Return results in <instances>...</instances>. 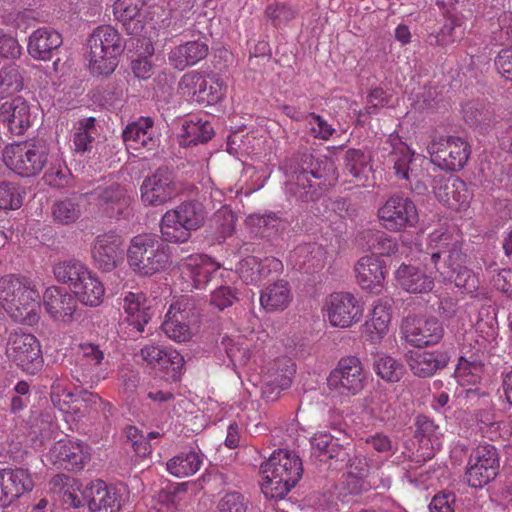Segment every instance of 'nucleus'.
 <instances>
[{
	"label": "nucleus",
	"mask_w": 512,
	"mask_h": 512,
	"mask_svg": "<svg viewBox=\"0 0 512 512\" xmlns=\"http://www.w3.org/2000/svg\"><path fill=\"white\" fill-rule=\"evenodd\" d=\"M428 250L430 262L442 281H453L456 287L467 293H474L478 289L476 275L461 265L465 257L461 252L458 234L443 228L433 231L429 235Z\"/></svg>",
	"instance_id": "nucleus-1"
},
{
	"label": "nucleus",
	"mask_w": 512,
	"mask_h": 512,
	"mask_svg": "<svg viewBox=\"0 0 512 512\" xmlns=\"http://www.w3.org/2000/svg\"><path fill=\"white\" fill-rule=\"evenodd\" d=\"M283 169L286 193L301 200L313 199L317 188L333 185L337 179L335 164L327 156L303 154L287 162Z\"/></svg>",
	"instance_id": "nucleus-2"
},
{
	"label": "nucleus",
	"mask_w": 512,
	"mask_h": 512,
	"mask_svg": "<svg viewBox=\"0 0 512 512\" xmlns=\"http://www.w3.org/2000/svg\"><path fill=\"white\" fill-rule=\"evenodd\" d=\"M261 472V490L264 496L281 500L301 479L303 464L294 451L278 449L261 464Z\"/></svg>",
	"instance_id": "nucleus-3"
},
{
	"label": "nucleus",
	"mask_w": 512,
	"mask_h": 512,
	"mask_svg": "<svg viewBox=\"0 0 512 512\" xmlns=\"http://www.w3.org/2000/svg\"><path fill=\"white\" fill-rule=\"evenodd\" d=\"M0 305L15 321L34 325L39 320L40 293L26 278L5 276L0 279Z\"/></svg>",
	"instance_id": "nucleus-4"
},
{
	"label": "nucleus",
	"mask_w": 512,
	"mask_h": 512,
	"mask_svg": "<svg viewBox=\"0 0 512 512\" xmlns=\"http://www.w3.org/2000/svg\"><path fill=\"white\" fill-rule=\"evenodd\" d=\"M88 47V68L96 76L111 74L124 51L121 35L110 25L95 28L88 38Z\"/></svg>",
	"instance_id": "nucleus-5"
},
{
	"label": "nucleus",
	"mask_w": 512,
	"mask_h": 512,
	"mask_svg": "<svg viewBox=\"0 0 512 512\" xmlns=\"http://www.w3.org/2000/svg\"><path fill=\"white\" fill-rule=\"evenodd\" d=\"M206 218L207 212L201 203L183 202L163 214L160 221L161 235L167 242L185 243L193 231L204 225Z\"/></svg>",
	"instance_id": "nucleus-6"
},
{
	"label": "nucleus",
	"mask_w": 512,
	"mask_h": 512,
	"mask_svg": "<svg viewBox=\"0 0 512 512\" xmlns=\"http://www.w3.org/2000/svg\"><path fill=\"white\" fill-rule=\"evenodd\" d=\"M170 261L167 248L157 235L145 233L134 236L127 249L129 267L140 276H152L166 269Z\"/></svg>",
	"instance_id": "nucleus-7"
},
{
	"label": "nucleus",
	"mask_w": 512,
	"mask_h": 512,
	"mask_svg": "<svg viewBox=\"0 0 512 512\" xmlns=\"http://www.w3.org/2000/svg\"><path fill=\"white\" fill-rule=\"evenodd\" d=\"M49 148L44 141L12 143L3 151L7 168L21 177L39 174L48 161Z\"/></svg>",
	"instance_id": "nucleus-8"
},
{
	"label": "nucleus",
	"mask_w": 512,
	"mask_h": 512,
	"mask_svg": "<svg viewBox=\"0 0 512 512\" xmlns=\"http://www.w3.org/2000/svg\"><path fill=\"white\" fill-rule=\"evenodd\" d=\"M368 373L356 356L342 357L328 378L329 392L335 396L351 397L359 394L367 384Z\"/></svg>",
	"instance_id": "nucleus-9"
},
{
	"label": "nucleus",
	"mask_w": 512,
	"mask_h": 512,
	"mask_svg": "<svg viewBox=\"0 0 512 512\" xmlns=\"http://www.w3.org/2000/svg\"><path fill=\"white\" fill-rule=\"evenodd\" d=\"M322 315L333 328L348 329L364 316V303L351 292H334L324 301Z\"/></svg>",
	"instance_id": "nucleus-10"
},
{
	"label": "nucleus",
	"mask_w": 512,
	"mask_h": 512,
	"mask_svg": "<svg viewBox=\"0 0 512 512\" xmlns=\"http://www.w3.org/2000/svg\"><path fill=\"white\" fill-rule=\"evenodd\" d=\"M500 459L497 449L491 444H480L468 458L465 479L469 486L482 488L499 473Z\"/></svg>",
	"instance_id": "nucleus-11"
},
{
	"label": "nucleus",
	"mask_w": 512,
	"mask_h": 512,
	"mask_svg": "<svg viewBox=\"0 0 512 512\" xmlns=\"http://www.w3.org/2000/svg\"><path fill=\"white\" fill-rule=\"evenodd\" d=\"M427 151L432 163L443 170H461L468 161L470 148L467 142L456 136H440L433 139Z\"/></svg>",
	"instance_id": "nucleus-12"
},
{
	"label": "nucleus",
	"mask_w": 512,
	"mask_h": 512,
	"mask_svg": "<svg viewBox=\"0 0 512 512\" xmlns=\"http://www.w3.org/2000/svg\"><path fill=\"white\" fill-rule=\"evenodd\" d=\"M377 217L381 226L390 232H401L414 227L419 220L415 203L408 197H389L378 209Z\"/></svg>",
	"instance_id": "nucleus-13"
},
{
	"label": "nucleus",
	"mask_w": 512,
	"mask_h": 512,
	"mask_svg": "<svg viewBox=\"0 0 512 512\" xmlns=\"http://www.w3.org/2000/svg\"><path fill=\"white\" fill-rule=\"evenodd\" d=\"M7 356L23 371L35 374L43 365L38 339L29 333L15 331L10 334L6 348Z\"/></svg>",
	"instance_id": "nucleus-14"
},
{
	"label": "nucleus",
	"mask_w": 512,
	"mask_h": 512,
	"mask_svg": "<svg viewBox=\"0 0 512 512\" xmlns=\"http://www.w3.org/2000/svg\"><path fill=\"white\" fill-rule=\"evenodd\" d=\"M50 464L69 471H79L90 461L91 448L75 439H60L45 455Z\"/></svg>",
	"instance_id": "nucleus-15"
},
{
	"label": "nucleus",
	"mask_w": 512,
	"mask_h": 512,
	"mask_svg": "<svg viewBox=\"0 0 512 512\" xmlns=\"http://www.w3.org/2000/svg\"><path fill=\"white\" fill-rule=\"evenodd\" d=\"M391 147L388 162L392 164L394 174L399 179L412 182L416 181L423 174V164L425 157L415 154L398 135L391 134L387 140Z\"/></svg>",
	"instance_id": "nucleus-16"
},
{
	"label": "nucleus",
	"mask_w": 512,
	"mask_h": 512,
	"mask_svg": "<svg viewBox=\"0 0 512 512\" xmlns=\"http://www.w3.org/2000/svg\"><path fill=\"white\" fill-rule=\"evenodd\" d=\"M194 303L188 296H181L173 302L162 323L165 335L175 342H187L192 339L194 332L189 325L195 315Z\"/></svg>",
	"instance_id": "nucleus-17"
},
{
	"label": "nucleus",
	"mask_w": 512,
	"mask_h": 512,
	"mask_svg": "<svg viewBox=\"0 0 512 512\" xmlns=\"http://www.w3.org/2000/svg\"><path fill=\"white\" fill-rule=\"evenodd\" d=\"M81 196L108 217L124 215L130 204L127 190L118 183L98 185L92 191L81 192Z\"/></svg>",
	"instance_id": "nucleus-18"
},
{
	"label": "nucleus",
	"mask_w": 512,
	"mask_h": 512,
	"mask_svg": "<svg viewBox=\"0 0 512 512\" xmlns=\"http://www.w3.org/2000/svg\"><path fill=\"white\" fill-rule=\"evenodd\" d=\"M401 331L405 341L414 347L435 345L444 335L443 326L435 317L408 316Z\"/></svg>",
	"instance_id": "nucleus-19"
},
{
	"label": "nucleus",
	"mask_w": 512,
	"mask_h": 512,
	"mask_svg": "<svg viewBox=\"0 0 512 512\" xmlns=\"http://www.w3.org/2000/svg\"><path fill=\"white\" fill-rule=\"evenodd\" d=\"M141 200L145 205L160 206L177 195V188L171 172L158 169L146 177L140 187Z\"/></svg>",
	"instance_id": "nucleus-20"
},
{
	"label": "nucleus",
	"mask_w": 512,
	"mask_h": 512,
	"mask_svg": "<svg viewBox=\"0 0 512 512\" xmlns=\"http://www.w3.org/2000/svg\"><path fill=\"white\" fill-rule=\"evenodd\" d=\"M91 253L98 269L103 272L114 270L123 259L121 237L112 232L97 236Z\"/></svg>",
	"instance_id": "nucleus-21"
},
{
	"label": "nucleus",
	"mask_w": 512,
	"mask_h": 512,
	"mask_svg": "<svg viewBox=\"0 0 512 512\" xmlns=\"http://www.w3.org/2000/svg\"><path fill=\"white\" fill-rule=\"evenodd\" d=\"M355 273L362 290L377 294L383 289L387 270L379 256L370 254L361 257L355 266Z\"/></svg>",
	"instance_id": "nucleus-22"
},
{
	"label": "nucleus",
	"mask_w": 512,
	"mask_h": 512,
	"mask_svg": "<svg viewBox=\"0 0 512 512\" xmlns=\"http://www.w3.org/2000/svg\"><path fill=\"white\" fill-rule=\"evenodd\" d=\"M142 360L150 367L159 369L175 378L184 366L183 356L172 348L147 344L140 350Z\"/></svg>",
	"instance_id": "nucleus-23"
},
{
	"label": "nucleus",
	"mask_w": 512,
	"mask_h": 512,
	"mask_svg": "<svg viewBox=\"0 0 512 512\" xmlns=\"http://www.w3.org/2000/svg\"><path fill=\"white\" fill-rule=\"evenodd\" d=\"M392 313L390 305L377 300L368 314V318L361 326V333L365 340L373 345H379L390 331Z\"/></svg>",
	"instance_id": "nucleus-24"
},
{
	"label": "nucleus",
	"mask_w": 512,
	"mask_h": 512,
	"mask_svg": "<svg viewBox=\"0 0 512 512\" xmlns=\"http://www.w3.org/2000/svg\"><path fill=\"white\" fill-rule=\"evenodd\" d=\"M33 480L23 468L0 470V506H8L33 488Z\"/></svg>",
	"instance_id": "nucleus-25"
},
{
	"label": "nucleus",
	"mask_w": 512,
	"mask_h": 512,
	"mask_svg": "<svg viewBox=\"0 0 512 512\" xmlns=\"http://www.w3.org/2000/svg\"><path fill=\"white\" fill-rule=\"evenodd\" d=\"M283 270L282 262L275 257L247 256L240 260L237 272L241 280L246 284L257 285L269 275H278Z\"/></svg>",
	"instance_id": "nucleus-26"
},
{
	"label": "nucleus",
	"mask_w": 512,
	"mask_h": 512,
	"mask_svg": "<svg viewBox=\"0 0 512 512\" xmlns=\"http://www.w3.org/2000/svg\"><path fill=\"white\" fill-rule=\"evenodd\" d=\"M220 265L211 257L204 254H192L182 259L179 268L181 275L190 280L192 287L203 289L211 275L219 269Z\"/></svg>",
	"instance_id": "nucleus-27"
},
{
	"label": "nucleus",
	"mask_w": 512,
	"mask_h": 512,
	"mask_svg": "<svg viewBox=\"0 0 512 512\" xmlns=\"http://www.w3.org/2000/svg\"><path fill=\"white\" fill-rule=\"evenodd\" d=\"M416 437L419 441V449L415 455L416 462H425L431 459L435 452L442 446V433L438 425L430 418L421 415L416 421Z\"/></svg>",
	"instance_id": "nucleus-28"
},
{
	"label": "nucleus",
	"mask_w": 512,
	"mask_h": 512,
	"mask_svg": "<svg viewBox=\"0 0 512 512\" xmlns=\"http://www.w3.org/2000/svg\"><path fill=\"white\" fill-rule=\"evenodd\" d=\"M123 139L127 147L133 150H152L159 143L157 130L150 117H141L129 124L123 131Z\"/></svg>",
	"instance_id": "nucleus-29"
},
{
	"label": "nucleus",
	"mask_w": 512,
	"mask_h": 512,
	"mask_svg": "<svg viewBox=\"0 0 512 512\" xmlns=\"http://www.w3.org/2000/svg\"><path fill=\"white\" fill-rule=\"evenodd\" d=\"M407 364L415 376L430 377L444 368L449 362V356L441 350H412L406 354Z\"/></svg>",
	"instance_id": "nucleus-30"
},
{
	"label": "nucleus",
	"mask_w": 512,
	"mask_h": 512,
	"mask_svg": "<svg viewBox=\"0 0 512 512\" xmlns=\"http://www.w3.org/2000/svg\"><path fill=\"white\" fill-rule=\"evenodd\" d=\"M0 121L7 125L14 135H22L32 124V113L28 102L16 97L0 107Z\"/></svg>",
	"instance_id": "nucleus-31"
},
{
	"label": "nucleus",
	"mask_w": 512,
	"mask_h": 512,
	"mask_svg": "<svg viewBox=\"0 0 512 512\" xmlns=\"http://www.w3.org/2000/svg\"><path fill=\"white\" fill-rule=\"evenodd\" d=\"M295 364L290 359L275 363L267 372L262 394L267 400H276L282 390L291 386Z\"/></svg>",
	"instance_id": "nucleus-32"
},
{
	"label": "nucleus",
	"mask_w": 512,
	"mask_h": 512,
	"mask_svg": "<svg viewBox=\"0 0 512 512\" xmlns=\"http://www.w3.org/2000/svg\"><path fill=\"white\" fill-rule=\"evenodd\" d=\"M43 305L51 318L69 320L76 310L74 296L58 286L48 287L43 294Z\"/></svg>",
	"instance_id": "nucleus-33"
},
{
	"label": "nucleus",
	"mask_w": 512,
	"mask_h": 512,
	"mask_svg": "<svg viewBox=\"0 0 512 512\" xmlns=\"http://www.w3.org/2000/svg\"><path fill=\"white\" fill-rule=\"evenodd\" d=\"M437 199L453 210H463L469 207L472 192L466 183L459 179H449L435 187Z\"/></svg>",
	"instance_id": "nucleus-34"
},
{
	"label": "nucleus",
	"mask_w": 512,
	"mask_h": 512,
	"mask_svg": "<svg viewBox=\"0 0 512 512\" xmlns=\"http://www.w3.org/2000/svg\"><path fill=\"white\" fill-rule=\"evenodd\" d=\"M122 306L127 322L137 331L143 332L152 316L146 295L141 291L126 292Z\"/></svg>",
	"instance_id": "nucleus-35"
},
{
	"label": "nucleus",
	"mask_w": 512,
	"mask_h": 512,
	"mask_svg": "<svg viewBox=\"0 0 512 512\" xmlns=\"http://www.w3.org/2000/svg\"><path fill=\"white\" fill-rule=\"evenodd\" d=\"M208 51V44L205 41H188L171 50L169 61L174 68L182 71L203 60L208 55Z\"/></svg>",
	"instance_id": "nucleus-36"
},
{
	"label": "nucleus",
	"mask_w": 512,
	"mask_h": 512,
	"mask_svg": "<svg viewBox=\"0 0 512 512\" xmlns=\"http://www.w3.org/2000/svg\"><path fill=\"white\" fill-rule=\"evenodd\" d=\"M72 292L74 299L83 305L97 307L103 302L105 287L100 278L89 270L79 282H75Z\"/></svg>",
	"instance_id": "nucleus-37"
},
{
	"label": "nucleus",
	"mask_w": 512,
	"mask_h": 512,
	"mask_svg": "<svg viewBox=\"0 0 512 512\" xmlns=\"http://www.w3.org/2000/svg\"><path fill=\"white\" fill-rule=\"evenodd\" d=\"M61 44L62 37L57 31L39 28L30 35L27 49L32 58L46 61Z\"/></svg>",
	"instance_id": "nucleus-38"
},
{
	"label": "nucleus",
	"mask_w": 512,
	"mask_h": 512,
	"mask_svg": "<svg viewBox=\"0 0 512 512\" xmlns=\"http://www.w3.org/2000/svg\"><path fill=\"white\" fill-rule=\"evenodd\" d=\"M85 497L90 498V512H119L120 501L117 493L108 489L103 481L97 480L85 491Z\"/></svg>",
	"instance_id": "nucleus-39"
},
{
	"label": "nucleus",
	"mask_w": 512,
	"mask_h": 512,
	"mask_svg": "<svg viewBox=\"0 0 512 512\" xmlns=\"http://www.w3.org/2000/svg\"><path fill=\"white\" fill-rule=\"evenodd\" d=\"M395 279L409 293H428L434 287L432 277L411 265L402 264L395 272Z\"/></svg>",
	"instance_id": "nucleus-40"
},
{
	"label": "nucleus",
	"mask_w": 512,
	"mask_h": 512,
	"mask_svg": "<svg viewBox=\"0 0 512 512\" xmlns=\"http://www.w3.org/2000/svg\"><path fill=\"white\" fill-rule=\"evenodd\" d=\"M204 461V454L199 449L183 450L166 463L167 471L178 478L196 474Z\"/></svg>",
	"instance_id": "nucleus-41"
},
{
	"label": "nucleus",
	"mask_w": 512,
	"mask_h": 512,
	"mask_svg": "<svg viewBox=\"0 0 512 512\" xmlns=\"http://www.w3.org/2000/svg\"><path fill=\"white\" fill-rule=\"evenodd\" d=\"M290 261L300 270L314 272L324 267L326 250L316 243L299 245L290 254Z\"/></svg>",
	"instance_id": "nucleus-42"
},
{
	"label": "nucleus",
	"mask_w": 512,
	"mask_h": 512,
	"mask_svg": "<svg viewBox=\"0 0 512 512\" xmlns=\"http://www.w3.org/2000/svg\"><path fill=\"white\" fill-rule=\"evenodd\" d=\"M144 0H116L113 5V13L117 20L122 22L129 34H138L144 27L140 10Z\"/></svg>",
	"instance_id": "nucleus-43"
},
{
	"label": "nucleus",
	"mask_w": 512,
	"mask_h": 512,
	"mask_svg": "<svg viewBox=\"0 0 512 512\" xmlns=\"http://www.w3.org/2000/svg\"><path fill=\"white\" fill-rule=\"evenodd\" d=\"M221 345L239 377L242 372H248L251 369L250 344L243 337L231 338L224 336Z\"/></svg>",
	"instance_id": "nucleus-44"
},
{
	"label": "nucleus",
	"mask_w": 512,
	"mask_h": 512,
	"mask_svg": "<svg viewBox=\"0 0 512 512\" xmlns=\"http://www.w3.org/2000/svg\"><path fill=\"white\" fill-rule=\"evenodd\" d=\"M213 127L205 118L193 115L183 122L180 144L183 146L196 145L210 140Z\"/></svg>",
	"instance_id": "nucleus-45"
},
{
	"label": "nucleus",
	"mask_w": 512,
	"mask_h": 512,
	"mask_svg": "<svg viewBox=\"0 0 512 512\" xmlns=\"http://www.w3.org/2000/svg\"><path fill=\"white\" fill-rule=\"evenodd\" d=\"M345 168L358 185H371L372 166L369 155L358 149H349L345 154Z\"/></svg>",
	"instance_id": "nucleus-46"
},
{
	"label": "nucleus",
	"mask_w": 512,
	"mask_h": 512,
	"mask_svg": "<svg viewBox=\"0 0 512 512\" xmlns=\"http://www.w3.org/2000/svg\"><path fill=\"white\" fill-rule=\"evenodd\" d=\"M291 298L288 282L279 280L261 291L260 304L267 311H282L289 305Z\"/></svg>",
	"instance_id": "nucleus-47"
},
{
	"label": "nucleus",
	"mask_w": 512,
	"mask_h": 512,
	"mask_svg": "<svg viewBox=\"0 0 512 512\" xmlns=\"http://www.w3.org/2000/svg\"><path fill=\"white\" fill-rule=\"evenodd\" d=\"M362 414L372 425L377 422H385L391 417V404L387 394L382 391H374L363 399Z\"/></svg>",
	"instance_id": "nucleus-48"
},
{
	"label": "nucleus",
	"mask_w": 512,
	"mask_h": 512,
	"mask_svg": "<svg viewBox=\"0 0 512 512\" xmlns=\"http://www.w3.org/2000/svg\"><path fill=\"white\" fill-rule=\"evenodd\" d=\"M89 270L79 261L68 260L57 263L53 268V273L59 282L69 284L72 290L75 282H79Z\"/></svg>",
	"instance_id": "nucleus-49"
},
{
	"label": "nucleus",
	"mask_w": 512,
	"mask_h": 512,
	"mask_svg": "<svg viewBox=\"0 0 512 512\" xmlns=\"http://www.w3.org/2000/svg\"><path fill=\"white\" fill-rule=\"evenodd\" d=\"M89 270L79 261L68 260L57 263L53 268V273L59 282L69 284L72 290L75 282H79Z\"/></svg>",
	"instance_id": "nucleus-50"
},
{
	"label": "nucleus",
	"mask_w": 512,
	"mask_h": 512,
	"mask_svg": "<svg viewBox=\"0 0 512 512\" xmlns=\"http://www.w3.org/2000/svg\"><path fill=\"white\" fill-rule=\"evenodd\" d=\"M71 177V172L62 156L59 154L52 156L50 166L43 176L44 182L51 187L62 188L71 183Z\"/></svg>",
	"instance_id": "nucleus-51"
},
{
	"label": "nucleus",
	"mask_w": 512,
	"mask_h": 512,
	"mask_svg": "<svg viewBox=\"0 0 512 512\" xmlns=\"http://www.w3.org/2000/svg\"><path fill=\"white\" fill-rule=\"evenodd\" d=\"M483 372L484 366L482 363L461 358L455 369L454 377L460 386H475L480 382Z\"/></svg>",
	"instance_id": "nucleus-52"
},
{
	"label": "nucleus",
	"mask_w": 512,
	"mask_h": 512,
	"mask_svg": "<svg viewBox=\"0 0 512 512\" xmlns=\"http://www.w3.org/2000/svg\"><path fill=\"white\" fill-rule=\"evenodd\" d=\"M23 88V77L19 68L14 65H7L0 69V98L10 97Z\"/></svg>",
	"instance_id": "nucleus-53"
},
{
	"label": "nucleus",
	"mask_w": 512,
	"mask_h": 512,
	"mask_svg": "<svg viewBox=\"0 0 512 512\" xmlns=\"http://www.w3.org/2000/svg\"><path fill=\"white\" fill-rule=\"evenodd\" d=\"M375 373L387 382H398L404 373V367L393 357L379 354L374 361Z\"/></svg>",
	"instance_id": "nucleus-54"
},
{
	"label": "nucleus",
	"mask_w": 512,
	"mask_h": 512,
	"mask_svg": "<svg viewBox=\"0 0 512 512\" xmlns=\"http://www.w3.org/2000/svg\"><path fill=\"white\" fill-rule=\"evenodd\" d=\"M25 190L17 183L0 182V209L17 210L24 201Z\"/></svg>",
	"instance_id": "nucleus-55"
},
{
	"label": "nucleus",
	"mask_w": 512,
	"mask_h": 512,
	"mask_svg": "<svg viewBox=\"0 0 512 512\" xmlns=\"http://www.w3.org/2000/svg\"><path fill=\"white\" fill-rule=\"evenodd\" d=\"M364 238L367 239L368 249L377 256H390L398 249L397 241L382 231H369Z\"/></svg>",
	"instance_id": "nucleus-56"
},
{
	"label": "nucleus",
	"mask_w": 512,
	"mask_h": 512,
	"mask_svg": "<svg viewBox=\"0 0 512 512\" xmlns=\"http://www.w3.org/2000/svg\"><path fill=\"white\" fill-rule=\"evenodd\" d=\"M206 85L200 92V103L208 105L221 101L226 93V84L218 74H209L205 77Z\"/></svg>",
	"instance_id": "nucleus-57"
},
{
	"label": "nucleus",
	"mask_w": 512,
	"mask_h": 512,
	"mask_svg": "<svg viewBox=\"0 0 512 512\" xmlns=\"http://www.w3.org/2000/svg\"><path fill=\"white\" fill-rule=\"evenodd\" d=\"M267 18L276 28L287 26L297 15V10L285 2H274L265 9Z\"/></svg>",
	"instance_id": "nucleus-58"
},
{
	"label": "nucleus",
	"mask_w": 512,
	"mask_h": 512,
	"mask_svg": "<svg viewBox=\"0 0 512 512\" xmlns=\"http://www.w3.org/2000/svg\"><path fill=\"white\" fill-rule=\"evenodd\" d=\"M65 398L69 400H62L58 402V409L63 414L64 420L67 423H77L81 418L85 416L87 405L84 399L74 397L68 393Z\"/></svg>",
	"instance_id": "nucleus-59"
},
{
	"label": "nucleus",
	"mask_w": 512,
	"mask_h": 512,
	"mask_svg": "<svg viewBox=\"0 0 512 512\" xmlns=\"http://www.w3.org/2000/svg\"><path fill=\"white\" fill-rule=\"evenodd\" d=\"M205 76L199 71L185 73L178 84L179 91L187 97H191L197 102L200 101V92L205 87Z\"/></svg>",
	"instance_id": "nucleus-60"
},
{
	"label": "nucleus",
	"mask_w": 512,
	"mask_h": 512,
	"mask_svg": "<svg viewBox=\"0 0 512 512\" xmlns=\"http://www.w3.org/2000/svg\"><path fill=\"white\" fill-rule=\"evenodd\" d=\"M95 119L90 117L79 122V127L74 134L73 144L76 152L88 151L94 140Z\"/></svg>",
	"instance_id": "nucleus-61"
},
{
	"label": "nucleus",
	"mask_w": 512,
	"mask_h": 512,
	"mask_svg": "<svg viewBox=\"0 0 512 512\" xmlns=\"http://www.w3.org/2000/svg\"><path fill=\"white\" fill-rule=\"evenodd\" d=\"M312 449L318 455H327L329 458L339 457L342 446L327 432H318L310 440Z\"/></svg>",
	"instance_id": "nucleus-62"
},
{
	"label": "nucleus",
	"mask_w": 512,
	"mask_h": 512,
	"mask_svg": "<svg viewBox=\"0 0 512 512\" xmlns=\"http://www.w3.org/2000/svg\"><path fill=\"white\" fill-rule=\"evenodd\" d=\"M462 34L460 24L450 19L443 25L438 34L429 36V43L431 45L448 46L457 41Z\"/></svg>",
	"instance_id": "nucleus-63"
},
{
	"label": "nucleus",
	"mask_w": 512,
	"mask_h": 512,
	"mask_svg": "<svg viewBox=\"0 0 512 512\" xmlns=\"http://www.w3.org/2000/svg\"><path fill=\"white\" fill-rule=\"evenodd\" d=\"M248 501L239 492L225 493L218 501L220 512H246Z\"/></svg>",
	"instance_id": "nucleus-64"
}]
</instances>
